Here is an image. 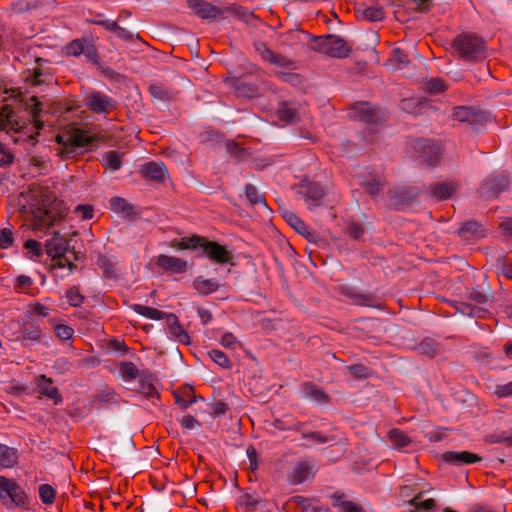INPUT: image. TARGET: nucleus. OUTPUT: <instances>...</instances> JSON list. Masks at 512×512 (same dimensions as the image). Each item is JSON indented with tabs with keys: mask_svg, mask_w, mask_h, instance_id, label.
<instances>
[{
	"mask_svg": "<svg viewBox=\"0 0 512 512\" xmlns=\"http://www.w3.org/2000/svg\"><path fill=\"white\" fill-rule=\"evenodd\" d=\"M423 493L424 492H419L411 500L408 501V504L414 507V509L410 512H417L419 510L428 512L434 508L435 501L431 498L422 500Z\"/></svg>",
	"mask_w": 512,
	"mask_h": 512,
	"instance_id": "34",
	"label": "nucleus"
},
{
	"mask_svg": "<svg viewBox=\"0 0 512 512\" xmlns=\"http://www.w3.org/2000/svg\"><path fill=\"white\" fill-rule=\"evenodd\" d=\"M419 349L422 353L430 357L435 356L438 350L436 343H434L432 340H425L420 343Z\"/></svg>",
	"mask_w": 512,
	"mask_h": 512,
	"instance_id": "58",
	"label": "nucleus"
},
{
	"mask_svg": "<svg viewBox=\"0 0 512 512\" xmlns=\"http://www.w3.org/2000/svg\"><path fill=\"white\" fill-rule=\"evenodd\" d=\"M315 475L314 466L308 462H297L288 474V480L293 485L301 484L313 479Z\"/></svg>",
	"mask_w": 512,
	"mask_h": 512,
	"instance_id": "12",
	"label": "nucleus"
},
{
	"mask_svg": "<svg viewBox=\"0 0 512 512\" xmlns=\"http://www.w3.org/2000/svg\"><path fill=\"white\" fill-rule=\"evenodd\" d=\"M25 109L30 113L34 128L37 131L41 130L44 127V123L40 119L42 103L38 100L37 97L32 96L26 101ZM35 135H38V132H36Z\"/></svg>",
	"mask_w": 512,
	"mask_h": 512,
	"instance_id": "21",
	"label": "nucleus"
},
{
	"mask_svg": "<svg viewBox=\"0 0 512 512\" xmlns=\"http://www.w3.org/2000/svg\"><path fill=\"white\" fill-rule=\"evenodd\" d=\"M110 206L115 213L125 218L131 217L135 213L134 207L122 197L116 196L111 198Z\"/></svg>",
	"mask_w": 512,
	"mask_h": 512,
	"instance_id": "29",
	"label": "nucleus"
},
{
	"mask_svg": "<svg viewBox=\"0 0 512 512\" xmlns=\"http://www.w3.org/2000/svg\"><path fill=\"white\" fill-rule=\"evenodd\" d=\"M18 462V451L15 448L0 444V468H12Z\"/></svg>",
	"mask_w": 512,
	"mask_h": 512,
	"instance_id": "28",
	"label": "nucleus"
},
{
	"mask_svg": "<svg viewBox=\"0 0 512 512\" xmlns=\"http://www.w3.org/2000/svg\"><path fill=\"white\" fill-rule=\"evenodd\" d=\"M509 188L508 177L504 174L492 176L486 182V189L489 192H502Z\"/></svg>",
	"mask_w": 512,
	"mask_h": 512,
	"instance_id": "32",
	"label": "nucleus"
},
{
	"mask_svg": "<svg viewBox=\"0 0 512 512\" xmlns=\"http://www.w3.org/2000/svg\"><path fill=\"white\" fill-rule=\"evenodd\" d=\"M493 395L498 398H505L512 396V382L504 384H496L491 387Z\"/></svg>",
	"mask_w": 512,
	"mask_h": 512,
	"instance_id": "49",
	"label": "nucleus"
},
{
	"mask_svg": "<svg viewBox=\"0 0 512 512\" xmlns=\"http://www.w3.org/2000/svg\"><path fill=\"white\" fill-rule=\"evenodd\" d=\"M417 148L421 149V157L429 165H435L440 159V149L437 145L428 140H421L417 143Z\"/></svg>",
	"mask_w": 512,
	"mask_h": 512,
	"instance_id": "20",
	"label": "nucleus"
},
{
	"mask_svg": "<svg viewBox=\"0 0 512 512\" xmlns=\"http://www.w3.org/2000/svg\"><path fill=\"white\" fill-rule=\"evenodd\" d=\"M302 393L304 397L310 398L318 404H324L329 401L328 395L321 388L309 382L302 386Z\"/></svg>",
	"mask_w": 512,
	"mask_h": 512,
	"instance_id": "25",
	"label": "nucleus"
},
{
	"mask_svg": "<svg viewBox=\"0 0 512 512\" xmlns=\"http://www.w3.org/2000/svg\"><path fill=\"white\" fill-rule=\"evenodd\" d=\"M156 264L162 270L172 274H181L187 269V262L185 260L164 254L158 256Z\"/></svg>",
	"mask_w": 512,
	"mask_h": 512,
	"instance_id": "16",
	"label": "nucleus"
},
{
	"mask_svg": "<svg viewBox=\"0 0 512 512\" xmlns=\"http://www.w3.org/2000/svg\"><path fill=\"white\" fill-rule=\"evenodd\" d=\"M37 202V212L32 223L34 231L45 232L68 215V204L57 194H40Z\"/></svg>",
	"mask_w": 512,
	"mask_h": 512,
	"instance_id": "1",
	"label": "nucleus"
},
{
	"mask_svg": "<svg viewBox=\"0 0 512 512\" xmlns=\"http://www.w3.org/2000/svg\"><path fill=\"white\" fill-rule=\"evenodd\" d=\"M388 439L390 440L392 445L398 449L408 446L409 443L411 442L408 435L399 429H392L391 431H389Z\"/></svg>",
	"mask_w": 512,
	"mask_h": 512,
	"instance_id": "38",
	"label": "nucleus"
},
{
	"mask_svg": "<svg viewBox=\"0 0 512 512\" xmlns=\"http://www.w3.org/2000/svg\"><path fill=\"white\" fill-rule=\"evenodd\" d=\"M84 105L93 113L107 115L112 112L117 102L100 91H90L84 96Z\"/></svg>",
	"mask_w": 512,
	"mask_h": 512,
	"instance_id": "7",
	"label": "nucleus"
},
{
	"mask_svg": "<svg viewBox=\"0 0 512 512\" xmlns=\"http://www.w3.org/2000/svg\"><path fill=\"white\" fill-rule=\"evenodd\" d=\"M241 200L243 204L246 205H260L262 208L268 210V206L263 194H244L241 195Z\"/></svg>",
	"mask_w": 512,
	"mask_h": 512,
	"instance_id": "48",
	"label": "nucleus"
},
{
	"mask_svg": "<svg viewBox=\"0 0 512 512\" xmlns=\"http://www.w3.org/2000/svg\"><path fill=\"white\" fill-rule=\"evenodd\" d=\"M0 127L7 132L13 131L15 133H25L28 128L25 122L18 119L16 112L8 105L0 107Z\"/></svg>",
	"mask_w": 512,
	"mask_h": 512,
	"instance_id": "11",
	"label": "nucleus"
},
{
	"mask_svg": "<svg viewBox=\"0 0 512 512\" xmlns=\"http://www.w3.org/2000/svg\"><path fill=\"white\" fill-rule=\"evenodd\" d=\"M308 37L311 39L309 48L315 52L327 55L332 58H345L350 54L351 48L347 41L338 35H308Z\"/></svg>",
	"mask_w": 512,
	"mask_h": 512,
	"instance_id": "4",
	"label": "nucleus"
},
{
	"mask_svg": "<svg viewBox=\"0 0 512 512\" xmlns=\"http://www.w3.org/2000/svg\"><path fill=\"white\" fill-rule=\"evenodd\" d=\"M0 499L8 508H26L28 496L26 492L14 481L0 476Z\"/></svg>",
	"mask_w": 512,
	"mask_h": 512,
	"instance_id": "6",
	"label": "nucleus"
},
{
	"mask_svg": "<svg viewBox=\"0 0 512 512\" xmlns=\"http://www.w3.org/2000/svg\"><path fill=\"white\" fill-rule=\"evenodd\" d=\"M209 358L221 368L228 369L231 367V363L228 357L221 351L217 349H212L208 352Z\"/></svg>",
	"mask_w": 512,
	"mask_h": 512,
	"instance_id": "46",
	"label": "nucleus"
},
{
	"mask_svg": "<svg viewBox=\"0 0 512 512\" xmlns=\"http://www.w3.org/2000/svg\"><path fill=\"white\" fill-rule=\"evenodd\" d=\"M37 391L54 401L55 404H58L62 401V397L58 391V389L53 385V381L50 378H47L45 375H40L36 379Z\"/></svg>",
	"mask_w": 512,
	"mask_h": 512,
	"instance_id": "19",
	"label": "nucleus"
},
{
	"mask_svg": "<svg viewBox=\"0 0 512 512\" xmlns=\"http://www.w3.org/2000/svg\"><path fill=\"white\" fill-rule=\"evenodd\" d=\"M358 181L363 189L370 192L385 189V182L382 176L367 169L358 174Z\"/></svg>",
	"mask_w": 512,
	"mask_h": 512,
	"instance_id": "17",
	"label": "nucleus"
},
{
	"mask_svg": "<svg viewBox=\"0 0 512 512\" xmlns=\"http://www.w3.org/2000/svg\"><path fill=\"white\" fill-rule=\"evenodd\" d=\"M203 241L204 237L200 236L184 237L181 240L171 241L170 246L177 249H192L201 247Z\"/></svg>",
	"mask_w": 512,
	"mask_h": 512,
	"instance_id": "36",
	"label": "nucleus"
},
{
	"mask_svg": "<svg viewBox=\"0 0 512 512\" xmlns=\"http://www.w3.org/2000/svg\"><path fill=\"white\" fill-rule=\"evenodd\" d=\"M66 298L68 303L74 307L80 306L84 300L77 287H71L66 292Z\"/></svg>",
	"mask_w": 512,
	"mask_h": 512,
	"instance_id": "53",
	"label": "nucleus"
},
{
	"mask_svg": "<svg viewBox=\"0 0 512 512\" xmlns=\"http://www.w3.org/2000/svg\"><path fill=\"white\" fill-rule=\"evenodd\" d=\"M193 287L200 293V294H210L212 292H215L219 284L214 279H205L201 276L195 278L193 281Z\"/></svg>",
	"mask_w": 512,
	"mask_h": 512,
	"instance_id": "31",
	"label": "nucleus"
},
{
	"mask_svg": "<svg viewBox=\"0 0 512 512\" xmlns=\"http://www.w3.org/2000/svg\"><path fill=\"white\" fill-rule=\"evenodd\" d=\"M181 426L185 429H193L199 426L197 419L191 415H186L180 420Z\"/></svg>",
	"mask_w": 512,
	"mask_h": 512,
	"instance_id": "64",
	"label": "nucleus"
},
{
	"mask_svg": "<svg viewBox=\"0 0 512 512\" xmlns=\"http://www.w3.org/2000/svg\"><path fill=\"white\" fill-rule=\"evenodd\" d=\"M253 46L256 53L264 61L270 62L279 69L277 73L279 76L282 77L284 81H292L297 78L296 74L290 73V71H293L297 68L294 61L288 59L287 57L281 54L273 52L266 46L265 43L261 41L254 42Z\"/></svg>",
	"mask_w": 512,
	"mask_h": 512,
	"instance_id": "5",
	"label": "nucleus"
},
{
	"mask_svg": "<svg viewBox=\"0 0 512 512\" xmlns=\"http://www.w3.org/2000/svg\"><path fill=\"white\" fill-rule=\"evenodd\" d=\"M120 374L125 381H133L139 376V370L132 362H122L120 364Z\"/></svg>",
	"mask_w": 512,
	"mask_h": 512,
	"instance_id": "41",
	"label": "nucleus"
},
{
	"mask_svg": "<svg viewBox=\"0 0 512 512\" xmlns=\"http://www.w3.org/2000/svg\"><path fill=\"white\" fill-rule=\"evenodd\" d=\"M124 155V153L116 150L108 151L102 156V165L111 172L118 171L123 165Z\"/></svg>",
	"mask_w": 512,
	"mask_h": 512,
	"instance_id": "24",
	"label": "nucleus"
},
{
	"mask_svg": "<svg viewBox=\"0 0 512 512\" xmlns=\"http://www.w3.org/2000/svg\"><path fill=\"white\" fill-rule=\"evenodd\" d=\"M131 308L139 315H142L146 318L152 319V320H161L165 319L166 313L145 305L141 304H134L131 306Z\"/></svg>",
	"mask_w": 512,
	"mask_h": 512,
	"instance_id": "33",
	"label": "nucleus"
},
{
	"mask_svg": "<svg viewBox=\"0 0 512 512\" xmlns=\"http://www.w3.org/2000/svg\"><path fill=\"white\" fill-rule=\"evenodd\" d=\"M235 88L237 93L243 97H252L257 92V87L254 84H249L245 79H238Z\"/></svg>",
	"mask_w": 512,
	"mask_h": 512,
	"instance_id": "44",
	"label": "nucleus"
},
{
	"mask_svg": "<svg viewBox=\"0 0 512 512\" xmlns=\"http://www.w3.org/2000/svg\"><path fill=\"white\" fill-rule=\"evenodd\" d=\"M42 335L41 328L37 325L24 327L21 330V341L25 346L36 344Z\"/></svg>",
	"mask_w": 512,
	"mask_h": 512,
	"instance_id": "30",
	"label": "nucleus"
},
{
	"mask_svg": "<svg viewBox=\"0 0 512 512\" xmlns=\"http://www.w3.org/2000/svg\"><path fill=\"white\" fill-rule=\"evenodd\" d=\"M54 332L61 340H71L74 336V329L65 324L55 325Z\"/></svg>",
	"mask_w": 512,
	"mask_h": 512,
	"instance_id": "51",
	"label": "nucleus"
},
{
	"mask_svg": "<svg viewBox=\"0 0 512 512\" xmlns=\"http://www.w3.org/2000/svg\"><path fill=\"white\" fill-rule=\"evenodd\" d=\"M356 15L359 19L369 22H376L384 19V11L378 6L359 7L356 10Z\"/></svg>",
	"mask_w": 512,
	"mask_h": 512,
	"instance_id": "26",
	"label": "nucleus"
},
{
	"mask_svg": "<svg viewBox=\"0 0 512 512\" xmlns=\"http://www.w3.org/2000/svg\"><path fill=\"white\" fill-rule=\"evenodd\" d=\"M13 242V233L10 229L4 228L0 230V247L2 249L10 248L13 245Z\"/></svg>",
	"mask_w": 512,
	"mask_h": 512,
	"instance_id": "54",
	"label": "nucleus"
},
{
	"mask_svg": "<svg viewBox=\"0 0 512 512\" xmlns=\"http://www.w3.org/2000/svg\"><path fill=\"white\" fill-rule=\"evenodd\" d=\"M141 390L149 397H153L157 394L156 386L150 380H143L141 383Z\"/></svg>",
	"mask_w": 512,
	"mask_h": 512,
	"instance_id": "63",
	"label": "nucleus"
},
{
	"mask_svg": "<svg viewBox=\"0 0 512 512\" xmlns=\"http://www.w3.org/2000/svg\"><path fill=\"white\" fill-rule=\"evenodd\" d=\"M140 173L147 179L165 182L169 178L168 171L162 162H148L141 166Z\"/></svg>",
	"mask_w": 512,
	"mask_h": 512,
	"instance_id": "15",
	"label": "nucleus"
},
{
	"mask_svg": "<svg viewBox=\"0 0 512 512\" xmlns=\"http://www.w3.org/2000/svg\"><path fill=\"white\" fill-rule=\"evenodd\" d=\"M220 344L224 348L231 350H236L237 347L241 346L240 342L231 332H226L222 335L220 339Z\"/></svg>",
	"mask_w": 512,
	"mask_h": 512,
	"instance_id": "52",
	"label": "nucleus"
},
{
	"mask_svg": "<svg viewBox=\"0 0 512 512\" xmlns=\"http://www.w3.org/2000/svg\"><path fill=\"white\" fill-rule=\"evenodd\" d=\"M347 233L352 239L360 240L363 238L364 228L355 222H351L347 226Z\"/></svg>",
	"mask_w": 512,
	"mask_h": 512,
	"instance_id": "56",
	"label": "nucleus"
},
{
	"mask_svg": "<svg viewBox=\"0 0 512 512\" xmlns=\"http://www.w3.org/2000/svg\"><path fill=\"white\" fill-rule=\"evenodd\" d=\"M459 189H461V185L456 179H446L435 183L432 192H454Z\"/></svg>",
	"mask_w": 512,
	"mask_h": 512,
	"instance_id": "39",
	"label": "nucleus"
},
{
	"mask_svg": "<svg viewBox=\"0 0 512 512\" xmlns=\"http://www.w3.org/2000/svg\"><path fill=\"white\" fill-rule=\"evenodd\" d=\"M452 48L460 59L467 62H478L487 57L485 41L473 33H461L456 36Z\"/></svg>",
	"mask_w": 512,
	"mask_h": 512,
	"instance_id": "2",
	"label": "nucleus"
},
{
	"mask_svg": "<svg viewBox=\"0 0 512 512\" xmlns=\"http://www.w3.org/2000/svg\"><path fill=\"white\" fill-rule=\"evenodd\" d=\"M55 140L60 145L56 154L62 159H67L74 156L79 149L91 144L94 137L87 135L81 129L71 128L63 134H58Z\"/></svg>",
	"mask_w": 512,
	"mask_h": 512,
	"instance_id": "3",
	"label": "nucleus"
},
{
	"mask_svg": "<svg viewBox=\"0 0 512 512\" xmlns=\"http://www.w3.org/2000/svg\"><path fill=\"white\" fill-rule=\"evenodd\" d=\"M28 75L25 77L27 82H30L34 86L41 85L46 82V74L40 66L27 71Z\"/></svg>",
	"mask_w": 512,
	"mask_h": 512,
	"instance_id": "43",
	"label": "nucleus"
},
{
	"mask_svg": "<svg viewBox=\"0 0 512 512\" xmlns=\"http://www.w3.org/2000/svg\"><path fill=\"white\" fill-rule=\"evenodd\" d=\"M87 42L88 41H86L85 39H76V40L72 41L71 43H69L68 45H66L65 53L68 56H74V57L83 55V53L85 51V47L87 45Z\"/></svg>",
	"mask_w": 512,
	"mask_h": 512,
	"instance_id": "42",
	"label": "nucleus"
},
{
	"mask_svg": "<svg viewBox=\"0 0 512 512\" xmlns=\"http://www.w3.org/2000/svg\"><path fill=\"white\" fill-rule=\"evenodd\" d=\"M188 7L202 19H215L222 13L220 8L204 0H189Z\"/></svg>",
	"mask_w": 512,
	"mask_h": 512,
	"instance_id": "13",
	"label": "nucleus"
},
{
	"mask_svg": "<svg viewBox=\"0 0 512 512\" xmlns=\"http://www.w3.org/2000/svg\"><path fill=\"white\" fill-rule=\"evenodd\" d=\"M303 438L312 440L315 443L323 444L329 441V437L322 434L321 432H310L304 433Z\"/></svg>",
	"mask_w": 512,
	"mask_h": 512,
	"instance_id": "59",
	"label": "nucleus"
},
{
	"mask_svg": "<svg viewBox=\"0 0 512 512\" xmlns=\"http://www.w3.org/2000/svg\"><path fill=\"white\" fill-rule=\"evenodd\" d=\"M442 460L453 465H463L478 462L481 457L469 451H449L442 454Z\"/></svg>",
	"mask_w": 512,
	"mask_h": 512,
	"instance_id": "18",
	"label": "nucleus"
},
{
	"mask_svg": "<svg viewBox=\"0 0 512 512\" xmlns=\"http://www.w3.org/2000/svg\"><path fill=\"white\" fill-rule=\"evenodd\" d=\"M24 247L38 257L41 256L43 253L41 243L36 240L29 239L28 241H26Z\"/></svg>",
	"mask_w": 512,
	"mask_h": 512,
	"instance_id": "61",
	"label": "nucleus"
},
{
	"mask_svg": "<svg viewBox=\"0 0 512 512\" xmlns=\"http://www.w3.org/2000/svg\"><path fill=\"white\" fill-rule=\"evenodd\" d=\"M114 34L119 39L125 40V41H133L134 39H138V40L140 39L139 34H134V33L130 32V31H128L126 28L121 27L119 25L117 26L116 31L114 32Z\"/></svg>",
	"mask_w": 512,
	"mask_h": 512,
	"instance_id": "57",
	"label": "nucleus"
},
{
	"mask_svg": "<svg viewBox=\"0 0 512 512\" xmlns=\"http://www.w3.org/2000/svg\"><path fill=\"white\" fill-rule=\"evenodd\" d=\"M165 323L167 326L168 335L171 338L182 344L188 345L190 343V337L179 323L176 315L167 314L165 317Z\"/></svg>",
	"mask_w": 512,
	"mask_h": 512,
	"instance_id": "14",
	"label": "nucleus"
},
{
	"mask_svg": "<svg viewBox=\"0 0 512 512\" xmlns=\"http://www.w3.org/2000/svg\"><path fill=\"white\" fill-rule=\"evenodd\" d=\"M354 118L373 123L378 119L377 110L373 109L368 103H358L353 109Z\"/></svg>",
	"mask_w": 512,
	"mask_h": 512,
	"instance_id": "23",
	"label": "nucleus"
},
{
	"mask_svg": "<svg viewBox=\"0 0 512 512\" xmlns=\"http://www.w3.org/2000/svg\"><path fill=\"white\" fill-rule=\"evenodd\" d=\"M457 234L465 239L470 237H481L483 236L480 225L477 222L469 221L461 225L458 229Z\"/></svg>",
	"mask_w": 512,
	"mask_h": 512,
	"instance_id": "35",
	"label": "nucleus"
},
{
	"mask_svg": "<svg viewBox=\"0 0 512 512\" xmlns=\"http://www.w3.org/2000/svg\"><path fill=\"white\" fill-rule=\"evenodd\" d=\"M39 497L46 505H51L55 501L56 491L49 484H42L39 486Z\"/></svg>",
	"mask_w": 512,
	"mask_h": 512,
	"instance_id": "45",
	"label": "nucleus"
},
{
	"mask_svg": "<svg viewBox=\"0 0 512 512\" xmlns=\"http://www.w3.org/2000/svg\"><path fill=\"white\" fill-rule=\"evenodd\" d=\"M452 118L461 123L475 124L480 115L470 107L459 106L453 109Z\"/></svg>",
	"mask_w": 512,
	"mask_h": 512,
	"instance_id": "22",
	"label": "nucleus"
},
{
	"mask_svg": "<svg viewBox=\"0 0 512 512\" xmlns=\"http://www.w3.org/2000/svg\"><path fill=\"white\" fill-rule=\"evenodd\" d=\"M425 88L429 93L437 94L443 92L446 89V85L442 79L432 78L426 81Z\"/></svg>",
	"mask_w": 512,
	"mask_h": 512,
	"instance_id": "50",
	"label": "nucleus"
},
{
	"mask_svg": "<svg viewBox=\"0 0 512 512\" xmlns=\"http://www.w3.org/2000/svg\"><path fill=\"white\" fill-rule=\"evenodd\" d=\"M301 200L307 209L315 214H322L325 211L333 209L337 204L333 194H300Z\"/></svg>",
	"mask_w": 512,
	"mask_h": 512,
	"instance_id": "9",
	"label": "nucleus"
},
{
	"mask_svg": "<svg viewBox=\"0 0 512 512\" xmlns=\"http://www.w3.org/2000/svg\"><path fill=\"white\" fill-rule=\"evenodd\" d=\"M290 504H296L301 512H318V508L312 504V500L303 496H293L288 500Z\"/></svg>",
	"mask_w": 512,
	"mask_h": 512,
	"instance_id": "40",
	"label": "nucleus"
},
{
	"mask_svg": "<svg viewBox=\"0 0 512 512\" xmlns=\"http://www.w3.org/2000/svg\"><path fill=\"white\" fill-rule=\"evenodd\" d=\"M333 506L338 509L339 512H364L361 505L348 500L345 495H333Z\"/></svg>",
	"mask_w": 512,
	"mask_h": 512,
	"instance_id": "27",
	"label": "nucleus"
},
{
	"mask_svg": "<svg viewBox=\"0 0 512 512\" xmlns=\"http://www.w3.org/2000/svg\"><path fill=\"white\" fill-rule=\"evenodd\" d=\"M75 212L82 219H91L93 217V208L90 205H78L75 207Z\"/></svg>",
	"mask_w": 512,
	"mask_h": 512,
	"instance_id": "60",
	"label": "nucleus"
},
{
	"mask_svg": "<svg viewBox=\"0 0 512 512\" xmlns=\"http://www.w3.org/2000/svg\"><path fill=\"white\" fill-rule=\"evenodd\" d=\"M280 211L283 217L286 219V221L290 224V226L293 227L298 233L303 234L307 230V227L304 224V222L293 212L281 206Z\"/></svg>",
	"mask_w": 512,
	"mask_h": 512,
	"instance_id": "37",
	"label": "nucleus"
},
{
	"mask_svg": "<svg viewBox=\"0 0 512 512\" xmlns=\"http://www.w3.org/2000/svg\"><path fill=\"white\" fill-rule=\"evenodd\" d=\"M201 248L207 258L218 264H226L232 259V251L229 250L227 246L214 241H209L206 238H204Z\"/></svg>",
	"mask_w": 512,
	"mask_h": 512,
	"instance_id": "10",
	"label": "nucleus"
},
{
	"mask_svg": "<svg viewBox=\"0 0 512 512\" xmlns=\"http://www.w3.org/2000/svg\"><path fill=\"white\" fill-rule=\"evenodd\" d=\"M149 91H150L151 96L154 99H157L160 101H169L174 97L172 92H170L166 88H164L160 85H156V84L151 85L149 87Z\"/></svg>",
	"mask_w": 512,
	"mask_h": 512,
	"instance_id": "47",
	"label": "nucleus"
},
{
	"mask_svg": "<svg viewBox=\"0 0 512 512\" xmlns=\"http://www.w3.org/2000/svg\"><path fill=\"white\" fill-rule=\"evenodd\" d=\"M346 369L352 376H354L356 378H361V377L366 376V367L362 364L347 366Z\"/></svg>",
	"mask_w": 512,
	"mask_h": 512,
	"instance_id": "62",
	"label": "nucleus"
},
{
	"mask_svg": "<svg viewBox=\"0 0 512 512\" xmlns=\"http://www.w3.org/2000/svg\"><path fill=\"white\" fill-rule=\"evenodd\" d=\"M279 118L287 122H294L298 119V114L295 109L283 106L278 110Z\"/></svg>",
	"mask_w": 512,
	"mask_h": 512,
	"instance_id": "55",
	"label": "nucleus"
},
{
	"mask_svg": "<svg viewBox=\"0 0 512 512\" xmlns=\"http://www.w3.org/2000/svg\"><path fill=\"white\" fill-rule=\"evenodd\" d=\"M69 246V241L65 239L59 231H54L52 237L46 241V253L56 262L54 264L55 267L65 268L62 258H64V255L68 252Z\"/></svg>",
	"mask_w": 512,
	"mask_h": 512,
	"instance_id": "8",
	"label": "nucleus"
}]
</instances>
